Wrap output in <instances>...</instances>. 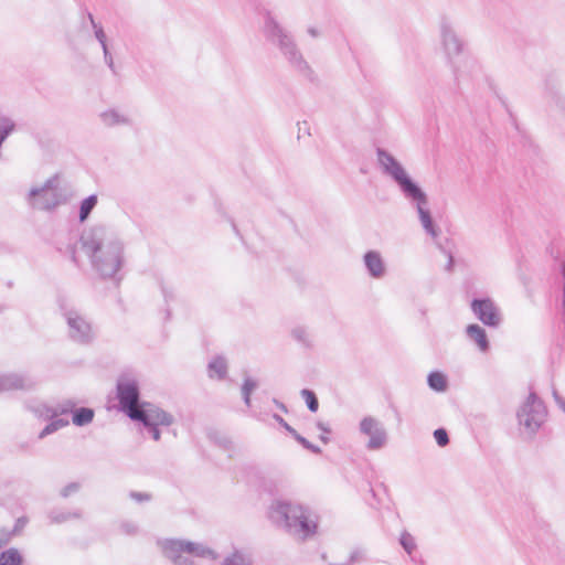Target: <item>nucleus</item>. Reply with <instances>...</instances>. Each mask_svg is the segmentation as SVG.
<instances>
[{
  "mask_svg": "<svg viewBox=\"0 0 565 565\" xmlns=\"http://www.w3.org/2000/svg\"><path fill=\"white\" fill-rule=\"evenodd\" d=\"M81 246L92 268L102 278H115L125 265V245L110 227L97 224L81 236Z\"/></svg>",
  "mask_w": 565,
  "mask_h": 565,
  "instance_id": "nucleus-1",
  "label": "nucleus"
},
{
  "mask_svg": "<svg viewBox=\"0 0 565 565\" xmlns=\"http://www.w3.org/2000/svg\"><path fill=\"white\" fill-rule=\"evenodd\" d=\"M376 156L383 173L396 183L404 198L415 207L426 234L431 238H437L440 231L433 220L426 192L412 179L402 163L387 150L377 148Z\"/></svg>",
  "mask_w": 565,
  "mask_h": 565,
  "instance_id": "nucleus-2",
  "label": "nucleus"
},
{
  "mask_svg": "<svg viewBox=\"0 0 565 565\" xmlns=\"http://www.w3.org/2000/svg\"><path fill=\"white\" fill-rule=\"evenodd\" d=\"M270 520L287 533L298 540H306L312 536L317 530V523L308 511L289 501H275L269 509Z\"/></svg>",
  "mask_w": 565,
  "mask_h": 565,
  "instance_id": "nucleus-3",
  "label": "nucleus"
},
{
  "mask_svg": "<svg viewBox=\"0 0 565 565\" xmlns=\"http://www.w3.org/2000/svg\"><path fill=\"white\" fill-rule=\"evenodd\" d=\"M263 33L265 39L279 50L292 68L306 76L312 73L294 36L270 13L265 17Z\"/></svg>",
  "mask_w": 565,
  "mask_h": 565,
  "instance_id": "nucleus-4",
  "label": "nucleus"
},
{
  "mask_svg": "<svg viewBox=\"0 0 565 565\" xmlns=\"http://www.w3.org/2000/svg\"><path fill=\"white\" fill-rule=\"evenodd\" d=\"M157 544L163 556L173 565H194L193 561L183 553L213 561L218 557L217 553L209 546L186 540L163 539L158 540Z\"/></svg>",
  "mask_w": 565,
  "mask_h": 565,
  "instance_id": "nucleus-5",
  "label": "nucleus"
},
{
  "mask_svg": "<svg viewBox=\"0 0 565 565\" xmlns=\"http://www.w3.org/2000/svg\"><path fill=\"white\" fill-rule=\"evenodd\" d=\"M546 418L545 403L535 392H530L516 409V420L521 433L529 439L534 438Z\"/></svg>",
  "mask_w": 565,
  "mask_h": 565,
  "instance_id": "nucleus-6",
  "label": "nucleus"
},
{
  "mask_svg": "<svg viewBox=\"0 0 565 565\" xmlns=\"http://www.w3.org/2000/svg\"><path fill=\"white\" fill-rule=\"evenodd\" d=\"M116 388L120 409L131 420L141 418V415L146 413L147 409L156 406L148 402H140L139 383L135 377L128 374L119 376Z\"/></svg>",
  "mask_w": 565,
  "mask_h": 565,
  "instance_id": "nucleus-7",
  "label": "nucleus"
},
{
  "mask_svg": "<svg viewBox=\"0 0 565 565\" xmlns=\"http://www.w3.org/2000/svg\"><path fill=\"white\" fill-rule=\"evenodd\" d=\"M28 202L32 209L41 211H52L64 203L65 199L57 189V177L47 179L42 186L32 188Z\"/></svg>",
  "mask_w": 565,
  "mask_h": 565,
  "instance_id": "nucleus-8",
  "label": "nucleus"
},
{
  "mask_svg": "<svg viewBox=\"0 0 565 565\" xmlns=\"http://www.w3.org/2000/svg\"><path fill=\"white\" fill-rule=\"evenodd\" d=\"M438 33L445 57L449 64H452L454 58L462 54L465 42L458 34L455 22L447 15L439 19Z\"/></svg>",
  "mask_w": 565,
  "mask_h": 565,
  "instance_id": "nucleus-9",
  "label": "nucleus"
},
{
  "mask_svg": "<svg viewBox=\"0 0 565 565\" xmlns=\"http://www.w3.org/2000/svg\"><path fill=\"white\" fill-rule=\"evenodd\" d=\"M70 339L78 344H89L95 339L92 323L79 312L68 310L64 313Z\"/></svg>",
  "mask_w": 565,
  "mask_h": 565,
  "instance_id": "nucleus-10",
  "label": "nucleus"
},
{
  "mask_svg": "<svg viewBox=\"0 0 565 565\" xmlns=\"http://www.w3.org/2000/svg\"><path fill=\"white\" fill-rule=\"evenodd\" d=\"M143 425L150 433L153 440H160L161 433L159 426H170L174 423V418L170 413L161 409L158 406L150 407L146 413L141 415V418L135 419Z\"/></svg>",
  "mask_w": 565,
  "mask_h": 565,
  "instance_id": "nucleus-11",
  "label": "nucleus"
},
{
  "mask_svg": "<svg viewBox=\"0 0 565 565\" xmlns=\"http://www.w3.org/2000/svg\"><path fill=\"white\" fill-rule=\"evenodd\" d=\"M359 428L361 434L370 437L366 445L367 449L377 450L386 445L387 433L379 419L365 416L361 419Z\"/></svg>",
  "mask_w": 565,
  "mask_h": 565,
  "instance_id": "nucleus-12",
  "label": "nucleus"
},
{
  "mask_svg": "<svg viewBox=\"0 0 565 565\" xmlns=\"http://www.w3.org/2000/svg\"><path fill=\"white\" fill-rule=\"evenodd\" d=\"M473 315L486 326L497 328L502 321L500 309L490 298H475L471 301Z\"/></svg>",
  "mask_w": 565,
  "mask_h": 565,
  "instance_id": "nucleus-13",
  "label": "nucleus"
},
{
  "mask_svg": "<svg viewBox=\"0 0 565 565\" xmlns=\"http://www.w3.org/2000/svg\"><path fill=\"white\" fill-rule=\"evenodd\" d=\"M35 382L26 374L3 373L0 374V394L11 391H31Z\"/></svg>",
  "mask_w": 565,
  "mask_h": 565,
  "instance_id": "nucleus-14",
  "label": "nucleus"
},
{
  "mask_svg": "<svg viewBox=\"0 0 565 565\" xmlns=\"http://www.w3.org/2000/svg\"><path fill=\"white\" fill-rule=\"evenodd\" d=\"M98 117L103 126L107 128L134 126L132 117L119 108H108L102 111Z\"/></svg>",
  "mask_w": 565,
  "mask_h": 565,
  "instance_id": "nucleus-15",
  "label": "nucleus"
},
{
  "mask_svg": "<svg viewBox=\"0 0 565 565\" xmlns=\"http://www.w3.org/2000/svg\"><path fill=\"white\" fill-rule=\"evenodd\" d=\"M367 274L374 279H381L386 274V266L380 252L367 250L363 256Z\"/></svg>",
  "mask_w": 565,
  "mask_h": 565,
  "instance_id": "nucleus-16",
  "label": "nucleus"
},
{
  "mask_svg": "<svg viewBox=\"0 0 565 565\" xmlns=\"http://www.w3.org/2000/svg\"><path fill=\"white\" fill-rule=\"evenodd\" d=\"M466 334L470 341L476 343L480 352L486 353L490 349V342L487 337L486 330L477 323L468 324Z\"/></svg>",
  "mask_w": 565,
  "mask_h": 565,
  "instance_id": "nucleus-17",
  "label": "nucleus"
},
{
  "mask_svg": "<svg viewBox=\"0 0 565 565\" xmlns=\"http://www.w3.org/2000/svg\"><path fill=\"white\" fill-rule=\"evenodd\" d=\"M291 338L303 349L312 350L315 348V338L311 331L305 326H296L290 331Z\"/></svg>",
  "mask_w": 565,
  "mask_h": 565,
  "instance_id": "nucleus-18",
  "label": "nucleus"
},
{
  "mask_svg": "<svg viewBox=\"0 0 565 565\" xmlns=\"http://www.w3.org/2000/svg\"><path fill=\"white\" fill-rule=\"evenodd\" d=\"M227 374V361L223 356L213 358L207 364V375L210 379L223 380Z\"/></svg>",
  "mask_w": 565,
  "mask_h": 565,
  "instance_id": "nucleus-19",
  "label": "nucleus"
},
{
  "mask_svg": "<svg viewBox=\"0 0 565 565\" xmlns=\"http://www.w3.org/2000/svg\"><path fill=\"white\" fill-rule=\"evenodd\" d=\"M95 412L89 407L75 408L72 415V422L75 426L83 427L90 424L94 419Z\"/></svg>",
  "mask_w": 565,
  "mask_h": 565,
  "instance_id": "nucleus-20",
  "label": "nucleus"
},
{
  "mask_svg": "<svg viewBox=\"0 0 565 565\" xmlns=\"http://www.w3.org/2000/svg\"><path fill=\"white\" fill-rule=\"evenodd\" d=\"M222 565H253V559L249 554L234 550L233 553L223 559Z\"/></svg>",
  "mask_w": 565,
  "mask_h": 565,
  "instance_id": "nucleus-21",
  "label": "nucleus"
},
{
  "mask_svg": "<svg viewBox=\"0 0 565 565\" xmlns=\"http://www.w3.org/2000/svg\"><path fill=\"white\" fill-rule=\"evenodd\" d=\"M427 384L435 392H445L447 390V377L441 372H430L427 376Z\"/></svg>",
  "mask_w": 565,
  "mask_h": 565,
  "instance_id": "nucleus-22",
  "label": "nucleus"
},
{
  "mask_svg": "<svg viewBox=\"0 0 565 565\" xmlns=\"http://www.w3.org/2000/svg\"><path fill=\"white\" fill-rule=\"evenodd\" d=\"M97 202H98V198L96 194H92L81 202L79 214H78L79 222L83 223L89 217V214L97 205Z\"/></svg>",
  "mask_w": 565,
  "mask_h": 565,
  "instance_id": "nucleus-23",
  "label": "nucleus"
},
{
  "mask_svg": "<svg viewBox=\"0 0 565 565\" xmlns=\"http://www.w3.org/2000/svg\"><path fill=\"white\" fill-rule=\"evenodd\" d=\"M22 556L17 548H9L0 553V565H22Z\"/></svg>",
  "mask_w": 565,
  "mask_h": 565,
  "instance_id": "nucleus-24",
  "label": "nucleus"
},
{
  "mask_svg": "<svg viewBox=\"0 0 565 565\" xmlns=\"http://www.w3.org/2000/svg\"><path fill=\"white\" fill-rule=\"evenodd\" d=\"M82 513L79 511L75 512H66V511H60V510H53L49 513V519L52 523H64L71 519H81Z\"/></svg>",
  "mask_w": 565,
  "mask_h": 565,
  "instance_id": "nucleus-25",
  "label": "nucleus"
},
{
  "mask_svg": "<svg viewBox=\"0 0 565 565\" xmlns=\"http://www.w3.org/2000/svg\"><path fill=\"white\" fill-rule=\"evenodd\" d=\"M70 424L67 419L54 417L51 423L47 424L39 434V438L43 439L46 436L57 431L58 429L66 427Z\"/></svg>",
  "mask_w": 565,
  "mask_h": 565,
  "instance_id": "nucleus-26",
  "label": "nucleus"
},
{
  "mask_svg": "<svg viewBox=\"0 0 565 565\" xmlns=\"http://www.w3.org/2000/svg\"><path fill=\"white\" fill-rule=\"evenodd\" d=\"M29 409L38 417L44 419H52L55 417V412L53 407L46 406L44 404H40L36 406H30Z\"/></svg>",
  "mask_w": 565,
  "mask_h": 565,
  "instance_id": "nucleus-27",
  "label": "nucleus"
},
{
  "mask_svg": "<svg viewBox=\"0 0 565 565\" xmlns=\"http://www.w3.org/2000/svg\"><path fill=\"white\" fill-rule=\"evenodd\" d=\"M256 387H257V382L249 377L245 379V381L242 385V396H243L244 403L248 407L250 406V394L253 393V391Z\"/></svg>",
  "mask_w": 565,
  "mask_h": 565,
  "instance_id": "nucleus-28",
  "label": "nucleus"
},
{
  "mask_svg": "<svg viewBox=\"0 0 565 565\" xmlns=\"http://www.w3.org/2000/svg\"><path fill=\"white\" fill-rule=\"evenodd\" d=\"M300 394L303 397V399L306 401L308 409L312 413L317 412L319 408V401H318L315 392H312L308 388H303V390H301Z\"/></svg>",
  "mask_w": 565,
  "mask_h": 565,
  "instance_id": "nucleus-29",
  "label": "nucleus"
},
{
  "mask_svg": "<svg viewBox=\"0 0 565 565\" xmlns=\"http://www.w3.org/2000/svg\"><path fill=\"white\" fill-rule=\"evenodd\" d=\"M87 18L90 22L93 30H94V35H95L96 40L99 42V44H104V42L107 41V35L104 31V28L102 26V24H99L95 21L94 17L90 12L87 13Z\"/></svg>",
  "mask_w": 565,
  "mask_h": 565,
  "instance_id": "nucleus-30",
  "label": "nucleus"
},
{
  "mask_svg": "<svg viewBox=\"0 0 565 565\" xmlns=\"http://www.w3.org/2000/svg\"><path fill=\"white\" fill-rule=\"evenodd\" d=\"M399 544L402 545L404 551L409 555L416 548V543H415L414 537L406 531L402 533V535L399 537Z\"/></svg>",
  "mask_w": 565,
  "mask_h": 565,
  "instance_id": "nucleus-31",
  "label": "nucleus"
},
{
  "mask_svg": "<svg viewBox=\"0 0 565 565\" xmlns=\"http://www.w3.org/2000/svg\"><path fill=\"white\" fill-rule=\"evenodd\" d=\"M54 408L55 417H57L60 414H68L74 412L75 409V403L71 399L64 401L56 405Z\"/></svg>",
  "mask_w": 565,
  "mask_h": 565,
  "instance_id": "nucleus-32",
  "label": "nucleus"
},
{
  "mask_svg": "<svg viewBox=\"0 0 565 565\" xmlns=\"http://www.w3.org/2000/svg\"><path fill=\"white\" fill-rule=\"evenodd\" d=\"M434 438L439 447H445L449 444V436L445 428L435 429Z\"/></svg>",
  "mask_w": 565,
  "mask_h": 565,
  "instance_id": "nucleus-33",
  "label": "nucleus"
},
{
  "mask_svg": "<svg viewBox=\"0 0 565 565\" xmlns=\"http://www.w3.org/2000/svg\"><path fill=\"white\" fill-rule=\"evenodd\" d=\"M28 523H29L28 516L23 515V516L18 518L13 529L9 530V533H12V536L20 535Z\"/></svg>",
  "mask_w": 565,
  "mask_h": 565,
  "instance_id": "nucleus-34",
  "label": "nucleus"
},
{
  "mask_svg": "<svg viewBox=\"0 0 565 565\" xmlns=\"http://www.w3.org/2000/svg\"><path fill=\"white\" fill-rule=\"evenodd\" d=\"M129 498L138 503L148 502L152 499V495L148 492L130 491Z\"/></svg>",
  "mask_w": 565,
  "mask_h": 565,
  "instance_id": "nucleus-35",
  "label": "nucleus"
},
{
  "mask_svg": "<svg viewBox=\"0 0 565 565\" xmlns=\"http://www.w3.org/2000/svg\"><path fill=\"white\" fill-rule=\"evenodd\" d=\"M79 489H81V484L78 482H71L61 490L60 494L63 498H67L71 494L79 491Z\"/></svg>",
  "mask_w": 565,
  "mask_h": 565,
  "instance_id": "nucleus-36",
  "label": "nucleus"
},
{
  "mask_svg": "<svg viewBox=\"0 0 565 565\" xmlns=\"http://www.w3.org/2000/svg\"><path fill=\"white\" fill-rule=\"evenodd\" d=\"M120 530L127 535H136L138 533V525L130 521H125L120 524Z\"/></svg>",
  "mask_w": 565,
  "mask_h": 565,
  "instance_id": "nucleus-37",
  "label": "nucleus"
},
{
  "mask_svg": "<svg viewBox=\"0 0 565 565\" xmlns=\"http://www.w3.org/2000/svg\"><path fill=\"white\" fill-rule=\"evenodd\" d=\"M12 539V533H9L7 527L0 526V548L7 545Z\"/></svg>",
  "mask_w": 565,
  "mask_h": 565,
  "instance_id": "nucleus-38",
  "label": "nucleus"
},
{
  "mask_svg": "<svg viewBox=\"0 0 565 565\" xmlns=\"http://www.w3.org/2000/svg\"><path fill=\"white\" fill-rule=\"evenodd\" d=\"M274 419L282 426L291 436L297 431L295 430L281 416L274 414Z\"/></svg>",
  "mask_w": 565,
  "mask_h": 565,
  "instance_id": "nucleus-39",
  "label": "nucleus"
},
{
  "mask_svg": "<svg viewBox=\"0 0 565 565\" xmlns=\"http://www.w3.org/2000/svg\"><path fill=\"white\" fill-rule=\"evenodd\" d=\"M365 559L364 551L355 550L350 554L349 561L350 563H358Z\"/></svg>",
  "mask_w": 565,
  "mask_h": 565,
  "instance_id": "nucleus-40",
  "label": "nucleus"
},
{
  "mask_svg": "<svg viewBox=\"0 0 565 565\" xmlns=\"http://www.w3.org/2000/svg\"><path fill=\"white\" fill-rule=\"evenodd\" d=\"M104 62L109 67V70L114 74H116V67H115L114 58H113V55H111V53L109 51H106V54H104Z\"/></svg>",
  "mask_w": 565,
  "mask_h": 565,
  "instance_id": "nucleus-41",
  "label": "nucleus"
},
{
  "mask_svg": "<svg viewBox=\"0 0 565 565\" xmlns=\"http://www.w3.org/2000/svg\"><path fill=\"white\" fill-rule=\"evenodd\" d=\"M552 396L558 407L562 409L565 406V399L558 394L556 388L552 390Z\"/></svg>",
  "mask_w": 565,
  "mask_h": 565,
  "instance_id": "nucleus-42",
  "label": "nucleus"
},
{
  "mask_svg": "<svg viewBox=\"0 0 565 565\" xmlns=\"http://www.w3.org/2000/svg\"><path fill=\"white\" fill-rule=\"evenodd\" d=\"M292 437L301 445L303 446V448L307 449V447L309 446L310 441L307 440L305 437H302L300 434H298L297 431L292 435Z\"/></svg>",
  "mask_w": 565,
  "mask_h": 565,
  "instance_id": "nucleus-43",
  "label": "nucleus"
},
{
  "mask_svg": "<svg viewBox=\"0 0 565 565\" xmlns=\"http://www.w3.org/2000/svg\"><path fill=\"white\" fill-rule=\"evenodd\" d=\"M273 403H274V404H275V405H276V406H277L281 412H284V413H288V408H287V406H286L284 403H281L280 401H278V399L274 398V399H273Z\"/></svg>",
  "mask_w": 565,
  "mask_h": 565,
  "instance_id": "nucleus-44",
  "label": "nucleus"
},
{
  "mask_svg": "<svg viewBox=\"0 0 565 565\" xmlns=\"http://www.w3.org/2000/svg\"><path fill=\"white\" fill-rule=\"evenodd\" d=\"M454 264H455L454 257H452V255L450 253H448V263L446 265V270L447 271H451L452 267H454Z\"/></svg>",
  "mask_w": 565,
  "mask_h": 565,
  "instance_id": "nucleus-45",
  "label": "nucleus"
},
{
  "mask_svg": "<svg viewBox=\"0 0 565 565\" xmlns=\"http://www.w3.org/2000/svg\"><path fill=\"white\" fill-rule=\"evenodd\" d=\"M317 426H318V428H319L322 433H324V434H329V433H331V429L328 427V425H327V424H324V423H322V422H319V423L317 424Z\"/></svg>",
  "mask_w": 565,
  "mask_h": 565,
  "instance_id": "nucleus-46",
  "label": "nucleus"
},
{
  "mask_svg": "<svg viewBox=\"0 0 565 565\" xmlns=\"http://www.w3.org/2000/svg\"><path fill=\"white\" fill-rule=\"evenodd\" d=\"M307 32L312 38H318L320 35V32L318 31V29H316L313 26L308 28Z\"/></svg>",
  "mask_w": 565,
  "mask_h": 565,
  "instance_id": "nucleus-47",
  "label": "nucleus"
},
{
  "mask_svg": "<svg viewBox=\"0 0 565 565\" xmlns=\"http://www.w3.org/2000/svg\"><path fill=\"white\" fill-rule=\"evenodd\" d=\"M162 294L164 296L166 301H169L170 299L173 298L172 291L167 290L166 287H162Z\"/></svg>",
  "mask_w": 565,
  "mask_h": 565,
  "instance_id": "nucleus-48",
  "label": "nucleus"
},
{
  "mask_svg": "<svg viewBox=\"0 0 565 565\" xmlns=\"http://www.w3.org/2000/svg\"><path fill=\"white\" fill-rule=\"evenodd\" d=\"M307 449L310 450L313 454H321V449L318 446H316V445H313L311 443L309 444Z\"/></svg>",
  "mask_w": 565,
  "mask_h": 565,
  "instance_id": "nucleus-49",
  "label": "nucleus"
},
{
  "mask_svg": "<svg viewBox=\"0 0 565 565\" xmlns=\"http://www.w3.org/2000/svg\"><path fill=\"white\" fill-rule=\"evenodd\" d=\"M320 440L323 443V444H328L330 441V439L327 437V434H322L320 435Z\"/></svg>",
  "mask_w": 565,
  "mask_h": 565,
  "instance_id": "nucleus-50",
  "label": "nucleus"
},
{
  "mask_svg": "<svg viewBox=\"0 0 565 565\" xmlns=\"http://www.w3.org/2000/svg\"><path fill=\"white\" fill-rule=\"evenodd\" d=\"M100 46H102V50H103V53H104V54H106V51H109V49H108V44H107V41H106V42H104V44H100Z\"/></svg>",
  "mask_w": 565,
  "mask_h": 565,
  "instance_id": "nucleus-51",
  "label": "nucleus"
},
{
  "mask_svg": "<svg viewBox=\"0 0 565 565\" xmlns=\"http://www.w3.org/2000/svg\"><path fill=\"white\" fill-rule=\"evenodd\" d=\"M6 309L3 305H0V312H2Z\"/></svg>",
  "mask_w": 565,
  "mask_h": 565,
  "instance_id": "nucleus-52",
  "label": "nucleus"
},
{
  "mask_svg": "<svg viewBox=\"0 0 565 565\" xmlns=\"http://www.w3.org/2000/svg\"><path fill=\"white\" fill-rule=\"evenodd\" d=\"M562 411L565 413V406L562 408Z\"/></svg>",
  "mask_w": 565,
  "mask_h": 565,
  "instance_id": "nucleus-53",
  "label": "nucleus"
}]
</instances>
